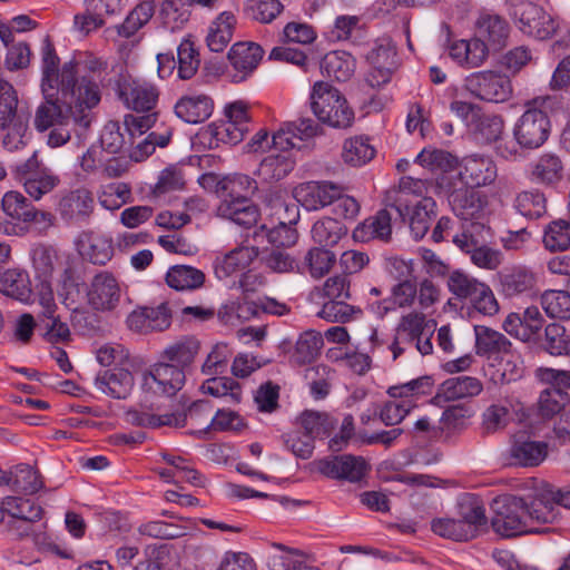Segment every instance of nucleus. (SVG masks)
Segmentation results:
<instances>
[{"instance_id":"nucleus-1","label":"nucleus","mask_w":570,"mask_h":570,"mask_svg":"<svg viewBox=\"0 0 570 570\" xmlns=\"http://www.w3.org/2000/svg\"><path fill=\"white\" fill-rule=\"evenodd\" d=\"M61 106L58 99L46 97L36 110L35 127L46 131L60 125L72 121L82 130H87L92 121L91 109L101 99L100 88L94 76L78 77L77 63L66 62L61 68Z\"/></svg>"},{"instance_id":"nucleus-2","label":"nucleus","mask_w":570,"mask_h":570,"mask_svg":"<svg viewBox=\"0 0 570 570\" xmlns=\"http://www.w3.org/2000/svg\"><path fill=\"white\" fill-rule=\"evenodd\" d=\"M537 490L527 498L503 494L494 499L492 509L494 515L491 524L493 530L504 538L518 537L538 532L534 524L553 523V513L542 508V500Z\"/></svg>"},{"instance_id":"nucleus-3","label":"nucleus","mask_w":570,"mask_h":570,"mask_svg":"<svg viewBox=\"0 0 570 570\" xmlns=\"http://www.w3.org/2000/svg\"><path fill=\"white\" fill-rule=\"evenodd\" d=\"M321 132V126L311 118H299L297 121L285 122L272 136L273 151L261 161L257 174L268 183L285 178L295 165L291 150L299 149V142Z\"/></svg>"},{"instance_id":"nucleus-4","label":"nucleus","mask_w":570,"mask_h":570,"mask_svg":"<svg viewBox=\"0 0 570 570\" xmlns=\"http://www.w3.org/2000/svg\"><path fill=\"white\" fill-rule=\"evenodd\" d=\"M311 109L323 124L333 128H348L354 111L338 89L325 81H316L309 95Z\"/></svg>"},{"instance_id":"nucleus-5","label":"nucleus","mask_w":570,"mask_h":570,"mask_svg":"<svg viewBox=\"0 0 570 570\" xmlns=\"http://www.w3.org/2000/svg\"><path fill=\"white\" fill-rule=\"evenodd\" d=\"M11 171L13 178L22 184L24 191L35 200L41 199L60 184V178L38 160L37 153L26 161L14 165Z\"/></svg>"},{"instance_id":"nucleus-6","label":"nucleus","mask_w":570,"mask_h":570,"mask_svg":"<svg viewBox=\"0 0 570 570\" xmlns=\"http://www.w3.org/2000/svg\"><path fill=\"white\" fill-rule=\"evenodd\" d=\"M464 87L473 97L487 102L501 104L512 96L510 79L491 70L471 73Z\"/></svg>"},{"instance_id":"nucleus-7","label":"nucleus","mask_w":570,"mask_h":570,"mask_svg":"<svg viewBox=\"0 0 570 570\" xmlns=\"http://www.w3.org/2000/svg\"><path fill=\"white\" fill-rule=\"evenodd\" d=\"M511 16L519 29L528 36L543 40L557 30V23L542 7L531 1H520L512 7Z\"/></svg>"},{"instance_id":"nucleus-8","label":"nucleus","mask_w":570,"mask_h":570,"mask_svg":"<svg viewBox=\"0 0 570 570\" xmlns=\"http://www.w3.org/2000/svg\"><path fill=\"white\" fill-rule=\"evenodd\" d=\"M551 130L548 115L537 108L525 110L513 128V137L519 147L535 149L542 146Z\"/></svg>"},{"instance_id":"nucleus-9","label":"nucleus","mask_w":570,"mask_h":570,"mask_svg":"<svg viewBox=\"0 0 570 570\" xmlns=\"http://www.w3.org/2000/svg\"><path fill=\"white\" fill-rule=\"evenodd\" d=\"M186 381V373L180 366L168 362L154 364L142 377V387L156 395L174 396Z\"/></svg>"},{"instance_id":"nucleus-10","label":"nucleus","mask_w":570,"mask_h":570,"mask_svg":"<svg viewBox=\"0 0 570 570\" xmlns=\"http://www.w3.org/2000/svg\"><path fill=\"white\" fill-rule=\"evenodd\" d=\"M175 305L170 301L157 306H145L132 311L127 317V325L138 333L163 332L170 327Z\"/></svg>"},{"instance_id":"nucleus-11","label":"nucleus","mask_w":570,"mask_h":570,"mask_svg":"<svg viewBox=\"0 0 570 570\" xmlns=\"http://www.w3.org/2000/svg\"><path fill=\"white\" fill-rule=\"evenodd\" d=\"M549 445L544 441L535 440L529 432L514 433L510 440V464L522 468L540 465L548 456Z\"/></svg>"},{"instance_id":"nucleus-12","label":"nucleus","mask_w":570,"mask_h":570,"mask_svg":"<svg viewBox=\"0 0 570 570\" xmlns=\"http://www.w3.org/2000/svg\"><path fill=\"white\" fill-rule=\"evenodd\" d=\"M122 293L116 277L109 272L95 275L87 291V301L97 312H112L121 302Z\"/></svg>"},{"instance_id":"nucleus-13","label":"nucleus","mask_w":570,"mask_h":570,"mask_svg":"<svg viewBox=\"0 0 570 570\" xmlns=\"http://www.w3.org/2000/svg\"><path fill=\"white\" fill-rule=\"evenodd\" d=\"M317 471L331 479H344L350 482L362 480L368 465L362 456L342 454L317 461Z\"/></svg>"},{"instance_id":"nucleus-14","label":"nucleus","mask_w":570,"mask_h":570,"mask_svg":"<svg viewBox=\"0 0 570 570\" xmlns=\"http://www.w3.org/2000/svg\"><path fill=\"white\" fill-rule=\"evenodd\" d=\"M474 38L489 47V51H501L508 43L510 27L501 16L483 11L474 23Z\"/></svg>"},{"instance_id":"nucleus-15","label":"nucleus","mask_w":570,"mask_h":570,"mask_svg":"<svg viewBox=\"0 0 570 570\" xmlns=\"http://www.w3.org/2000/svg\"><path fill=\"white\" fill-rule=\"evenodd\" d=\"M95 209V198L87 188H77L61 195L57 212L69 224L87 222Z\"/></svg>"},{"instance_id":"nucleus-16","label":"nucleus","mask_w":570,"mask_h":570,"mask_svg":"<svg viewBox=\"0 0 570 570\" xmlns=\"http://www.w3.org/2000/svg\"><path fill=\"white\" fill-rule=\"evenodd\" d=\"M460 180L470 189L485 187L494 183L498 170L494 161L485 156L470 155L459 165Z\"/></svg>"},{"instance_id":"nucleus-17","label":"nucleus","mask_w":570,"mask_h":570,"mask_svg":"<svg viewBox=\"0 0 570 570\" xmlns=\"http://www.w3.org/2000/svg\"><path fill=\"white\" fill-rule=\"evenodd\" d=\"M449 204L456 217L468 223L484 222L488 197L473 189L461 188L452 191Z\"/></svg>"},{"instance_id":"nucleus-18","label":"nucleus","mask_w":570,"mask_h":570,"mask_svg":"<svg viewBox=\"0 0 570 570\" xmlns=\"http://www.w3.org/2000/svg\"><path fill=\"white\" fill-rule=\"evenodd\" d=\"M345 193V187L332 181H308L296 188V198L308 209L316 210L333 205Z\"/></svg>"},{"instance_id":"nucleus-19","label":"nucleus","mask_w":570,"mask_h":570,"mask_svg":"<svg viewBox=\"0 0 570 570\" xmlns=\"http://www.w3.org/2000/svg\"><path fill=\"white\" fill-rule=\"evenodd\" d=\"M542 326L543 317L537 306H530L521 314L510 313L503 322L504 331L523 342L535 340Z\"/></svg>"},{"instance_id":"nucleus-20","label":"nucleus","mask_w":570,"mask_h":570,"mask_svg":"<svg viewBox=\"0 0 570 570\" xmlns=\"http://www.w3.org/2000/svg\"><path fill=\"white\" fill-rule=\"evenodd\" d=\"M397 214L403 222H409L413 236L421 239L436 216V203L432 197H422L407 203L406 209L397 212Z\"/></svg>"},{"instance_id":"nucleus-21","label":"nucleus","mask_w":570,"mask_h":570,"mask_svg":"<svg viewBox=\"0 0 570 570\" xmlns=\"http://www.w3.org/2000/svg\"><path fill=\"white\" fill-rule=\"evenodd\" d=\"M118 96L125 105L137 112L151 111L158 101L155 86L138 81H124L118 85Z\"/></svg>"},{"instance_id":"nucleus-22","label":"nucleus","mask_w":570,"mask_h":570,"mask_svg":"<svg viewBox=\"0 0 570 570\" xmlns=\"http://www.w3.org/2000/svg\"><path fill=\"white\" fill-rule=\"evenodd\" d=\"M79 286L80 284L75 271L71 267H66L59 278L58 295L62 299V303L72 309L73 326L87 328L88 325H90L92 328L91 321L95 316L87 312L78 311L77 307L73 306L80 296Z\"/></svg>"},{"instance_id":"nucleus-23","label":"nucleus","mask_w":570,"mask_h":570,"mask_svg":"<svg viewBox=\"0 0 570 570\" xmlns=\"http://www.w3.org/2000/svg\"><path fill=\"white\" fill-rule=\"evenodd\" d=\"M214 110V100L206 94H186L174 106L175 115L187 124L207 120Z\"/></svg>"},{"instance_id":"nucleus-24","label":"nucleus","mask_w":570,"mask_h":570,"mask_svg":"<svg viewBox=\"0 0 570 570\" xmlns=\"http://www.w3.org/2000/svg\"><path fill=\"white\" fill-rule=\"evenodd\" d=\"M257 189V181L245 174L225 176L216 185L219 203L226 202L230 205L239 200H250Z\"/></svg>"},{"instance_id":"nucleus-25","label":"nucleus","mask_w":570,"mask_h":570,"mask_svg":"<svg viewBox=\"0 0 570 570\" xmlns=\"http://www.w3.org/2000/svg\"><path fill=\"white\" fill-rule=\"evenodd\" d=\"M31 205L21 193L7 191L1 200V208L8 219L0 225V230L7 235L17 234L19 225L27 224Z\"/></svg>"},{"instance_id":"nucleus-26","label":"nucleus","mask_w":570,"mask_h":570,"mask_svg":"<svg viewBox=\"0 0 570 570\" xmlns=\"http://www.w3.org/2000/svg\"><path fill=\"white\" fill-rule=\"evenodd\" d=\"M96 387L114 399H126L134 387V376L130 371L121 367L105 370L95 379Z\"/></svg>"},{"instance_id":"nucleus-27","label":"nucleus","mask_w":570,"mask_h":570,"mask_svg":"<svg viewBox=\"0 0 570 570\" xmlns=\"http://www.w3.org/2000/svg\"><path fill=\"white\" fill-rule=\"evenodd\" d=\"M429 181L426 179L414 178L412 176H403L399 181L397 188L386 191L385 206L394 208L396 212L405 210L407 203H412L409 196L416 198L425 197L428 193Z\"/></svg>"},{"instance_id":"nucleus-28","label":"nucleus","mask_w":570,"mask_h":570,"mask_svg":"<svg viewBox=\"0 0 570 570\" xmlns=\"http://www.w3.org/2000/svg\"><path fill=\"white\" fill-rule=\"evenodd\" d=\"M501 291L512 297L531 292L537 283L534 273L525 266H512L499 273Z\"/></svg>"},{"instance_id":"nucleus-29","label":"nucleus","mask_w":570,"mask_h":570,"mask_svg":"<svg viewBox=\"0 0 570 570\" xmlns=\"http://www.w3.org/2000/svg\"><path fill=\"white\" fill-rule=\"evenodd\" d=\"M482 383L472 376L461 375L445 380L434 396L436 402H449L480 394Z\"/></svg>"},{"instance_id":"nucleus-30","label":"nucleus","mask_w":570,"mask_h":570,"mask_svg":"<svg viewBox=\"0 0 570 570\" xmlns=\"http://www.w3.org/2000/svg\"><path fill=\"white\" fill-rule=\"evenodd\" d=\"M41 56L42 92L47 97H55L56 91L61 89V71L58 69L59 57L49 37L43 40Z\"/></svg>"},{"instance_id":"nucleus-31","label":"nucleus","mask_w":570,"mask_h":570,"mask_svg":"<svg viewBox=\"0 0 570 570\" xmlns=\"http://www.w3.org/2000/svg\"><path fill=\"white\" fill-rule=\"evenodd\" d=\"M80 255L96 265H105L114 254L112 242L102 234L83 233L78 242Z\"/></svg>"},{"instance_id":"nucleus-32","label":"nucleus","mask_w":570,"mask_h":570,"mask_svg":"<svg viewBox=\"0 0 570 570\" xmlns=\"http://www.w3.org/2000/svg\"><path fill=\"white\" fill-rule=\"evenodd\" d=\"M391 215L387 209H381L376 215L366 218L353 230V238L356 242L366 243L372 239L387 242L391 238L392 226Z\"/></svg>"},{"instance_id":"nucleus-33","label":"nucleus","mask_w":570,"mask_h":570,"mask_svg":"<svg viewBox=\"0 0 570 570\" xmlns=\"http://www.w3.org/2000/svg\"><path fill=\"white\" fill-rule=\"evenodd\" d=\"M200 350V341L194 335H183L163 351L161 357L184 371L194 362Z\"/></svg>"},{"instance_id":"nucleus-34","label":"nucleus","mask_w":570,"mask_h":570,"mask_svg":"<svg viewBox=\"0 0 570 570\" xmlns=\"http://www.w3.org/2000/svg\"><path fill=\"white\" fill-rule=\"evenodd\" d=\"M264 51L255 42H237L228 52V59L235 70L242 72L239 80H244L252 73L262 60Z\"/></svg>"},{"instance_id":"nucleus-35","label":"nucleus","mask_w":570,"mask_h":570,"mask_svg":"<svg viewBox=\"0 0 570 570\" xmlns=\"http://www.w3.org/2000/svg\"><path fill=\"white\" fill-rule=\"evenodd\" d=\"M458 518L469 525L470 531L478 537L481 528L488 523L482 500L473 493H464L458 501Z\"/></svg>"},{"instance_id":"nucleus-36","label":"nucleus","mask_w":570,"mask_h":570,"mask_svg":"<svg viewBox=\"0 0 570 570\" xmlns=\"http://www.w3.org/2000/svg\"><path fill=\"white\" fill-rule=\"evenodd\" d=\"M475 350L481 356L492 357L510 352L512 344L504 334L483 325L474 326Z\"/></svg>"},{"instance_id":"nucleus-37","label":"nucleus","mask_w":570,"mask_h":570,"mask_svg":"<svg viewBox=\"0 0 570 570\" xmlns=\"http://www.w3.org/2000/svg\"><path fill=\"white\" fill-rule=\"evenodd\" d=\"M321 72L336 81L348 80L355 71V59L346 51L327 52L320 62Z\"/></svg>"},{"instance_id":"nucleus-38","label":"nucleus","mask_w":570,"mask_h":570,"mask_svg":"<svg viewBox=\"0 0 570 570\" xmlns=\"http://www.w3.org/2000/svg\"><path fill=\"white\" fill-rule=\"evenodd\" d=\"M433 332V321L428 320L425 314L417 311L403 314L395 327V334L399 335V340L406 341L409 344H413L420 335Z\"/></svg>"},{"instance_id":"nucleus-39","label":"nucleus","mask_w":570,"mask_h":570,"mask_svg":"<svg viewBox=\"0 0 570 570\" xmlns=\"http://www.w3.org/2000/svg\"><path fill=\"white\" fill-rule=\"evenodd\" d=\"M18 94L13 86L0 80V128L18 127L17 132L22 128V118L18 112Z\"/></svg>"},{"instance_id":"nucleus-40","label":"nucleus","mask_w":570,"mask_h":570,"mask_svg":"<svg viewBox=\"0 0 570 570\" xmlns=\"http://www.w3.org/2000/svg\"><path fill=\"white\" fill-rule=\"evenodd\" d=\"M236 24L235 16L229 11L222 12L210 24L206 42L210 51L222 52L230 42Z\"/></svg>"},{"instance_id":"nucleus-41","label":"nucleus","mask_w":570,"mask_h":570,"mask_svg":"<svg viewBox=\"0 0 570 570\" xmlns=\"http://www.w3.org/2000/svg\"><path fill=\"white\" fill-rule=\"evenodd\" d=\"M563 177V164L553 153L541 155L531 166V179L542 185H553Z\"/></svg>"},{"instance_id":"nucleus-42","label":"nucleus","mask_w":570,"mask_h":570,"mask_svg":"<svg viewBox=\"0 0 570 570\" xmlns=\"http://www.w3.org/2000/svg\"><path fill=\"white\" fill-rule=\"evenodd\" d=\"M259 255L255 246H240L230 250L215 267L218 278H226L238 269L249 266Z\"/></svg>"},{"instance_id":"nucleus-43","label":"nucleus","mask_w":570,"mask_h":570,"mask_svg":"<svg viewBox=\"0 0 570 570\" xmlns=\"http://www.w3.org/2000/svg\"><path fill=\"white\" fill-rule=\"evenodd\" d=\"M217 216L229 219L244 227L254 226L259 217L258 207L250 200H239L236 204L219 203L216 208Z\"/></svg>"},{"instance_id":"nucleus-44","label":"nucleus","mask_w":570,"mask_h":570,"mask_svg":"<svg viewBox=\"0 0 570 570\" xmlns=\"http://www.w3.org/2000/svg\"><path fill=\"white\" fill-rule=\"evenodd\" d=\"M166 283L176 291H195L204 285L205 274L189 265H175L168 269Z\"/></svg>"},{"instance_id":"nucleus-45","label":"nucleus","mask_w":570,"mask_h":570,"mask_svg":"<svg viewBox=\"0 0 570 570\" xmlns=\"http://www.w3.org/2000/svg\"><path fill=\"white\" fill-rule=\"evenodd\" d=\"M0 292L19 301L29 299L31 294L29 275L17 268L0 273Z\"/></svg>"},{"instance_id":"nucleus-46","label":"nucleus","mask_w":570,"mask_h":570,"mask_svg":"<svg viewBox=\"0 0 570 570\" xmlns=\"http://www.w3.org/2000/svg\"><path fill=\"white\" fill-rule=\"evenodd\" d=\"M3 510H6L13 519L26 523L23 532L29 531L30 523L41 519L42 508L30 499L19 497H8L3 501Z\"/></svg>"},{"instance_id":"nucleus-47","label":"nucleus","mask_w":570,"mask_h":570,"mask_svg":"<svg viewBox=\"0 0 570 570\" xmlns=\"http://www.w3.org/2000/svg\"><path fill=\"white\" fill-rule=\"evenodd\" d=\"M374 156L375 148L370 144L367 137L355 136L344 141L342 158L347 165L361 167L372 160Z\"/></svg>"},{"instance_id":"nucleus-48","label":"nucleus","mask_w":570,"mask_h":570,"mask_svg":"<svg viewBox=\"0 0 570 570\" xmlns=\"http://www.w3.org/2000/svg\"><path fill=\"white\" fill-rule=\"evenodd\" d=\"M271 549L267 558L271 570H295L304 562V553L298 549L278 542H273Z\"/></svg>"},{"instance_id":"nucleus-49","label":"nucleus","mask_w":570,"mask_h":570,"mask_svg":"<svg viewBox=\"0 0 570 570\" xmlns=\"http://www.w3.org/2000/svg\"><path fill=\"white\" fill-rule=\"evenodd\" d=\"M347 228L337 218L324 217L314 223L311 234L316 244L334 246L346 234Z\"/></svg>"},{"instance_id":"nucleus-50","label":"nucleus","mask_w":570,"mask_h":570,"mask_svg":"<svg viewBox=\"0 0 570 570\" xmlns=\"http://www.w3.org/2000/svg\"><path fill=\"white\" fill-rule=\"evenodd\" d=\"M156 3L153 0H146L137 4L125 21L117 26V32L124 38L134 36L142 28L155 14Z\"/></svg>"},{"instance_id":"nucleus-51","label":"nucleus","mask_w":570,"mask_h":570,"mask_svg":"<svg viewBox=\"0 0 570 570\" xmlns=\"http://www.w3.org/2000/svg\"><path fill=\"white\" fill-rule=\"evenodd\" d=\"M156 3L153 0H146L137 4L125 21L117 26V32L124 38L134 36L142 28L155 14Z\"/></svg>"},{"instance_id":"nucleus-52","label":"nucleus","mask_w":570,"mask_h":570,"mask_svg":"<svg viewBox=\"0 0 570 570\" xmlns=\"http://www.w3.org/2000/svg\"><path fill=\"white\" fill-rule=\"evenodd\" d=\"M513 206L522 216L538 219L547 213V198L538 189L524 190L517 195Z\"/></svg>"},{"instance_id":"nucleus-53","label":"nucleus","mask_w":570,"mask_h":570,"mask_svg":"<svg viewBox=\"0 0 570 570\" xmlns=\"http://www.w3.org/2000/svg\"><path fill=\"white\" fill-rule=\"evenodd\" d=\"M432 531L444 539L456 542H465L476 538L469 525H465L459 518H438L431 523Z\"/></svg>"},{"instance_id":"nucleus-54","label":"nucleus","mask_w":570,"mask_h":570,"mask_svg":"<svg viewBox=\"0 0 570 570\" xmlns=\"http://www.w3.org/2000/svg\"><path fill=\"white\" fill-rule=\"evenodd\" d=\"M254 238H266L274 248H284L294 245L297 240V232L291 226V223L279 222L276 226L267 228L262 225L254 230Z\"/></svg>"},{"instance_id":"nucleus-55","label":"nucleus","mask_w":570,"mask_h":570,"mask_svg":"<svg viewBox=\"0 0 570 570\" xmlns=\"http://www.w3.org/2000/svg\"><path fill=\"white\" fill-rule=\"evenodd\" d=\"M362 315V309L347 304L346 299H328L324 302L317 316L332 323H347Z\"/></svg>"},{"instance_id":"nucleus-56","label":"nucleus","mask_w":570,"mask_h":570,"mask_svg":"<svg viewBox=\"0 0 570 570\" xmlns=\"http://www.w3.org/2000/svg\"><path fill=\"white\" fill-rule=\"evenodd\" d=\"M490 228L484 222L468 223L462 226V232L454 235L453 243L464 253L470 254L480 243H487Z\"/></svg>"},{"instance_id":"nucleus-57","label":"nucleus","mask_w":570,"mask_h":570,"mask_svg":"<svg viewBox=\"0 0 570 570\" xmlns=\"http://www.w3.org/2000/svg\"><path fill=\"white\" fill-rule=\"evenodd\" d=\"M126 415L129 423L140 428L157 429L160 426H184V417H175V413L157 415L147 411L130 410Z\"/></svg>"},{"instance_id":"nucleus-58","label":"nucleus","mask_w":570,"mask_h":570,"mask_svg":"<svg viewBox=\"0 0 570 570\" xmlns=\"http://www.w3.org/2000/svg\"><path fill=\"white\" fill-rule=\"evenodd\" d=\"M570 403L568 392H561L554 387H547L541 391L537 405L538 413L543 419H552L561 414L564 406Z\"/></svg>"},{"instance_id":"nucleus-59","label":"nucleus","mask_w":570,"mask_h":570,"mask_svg":"<svg viewBox=\"0 0 570 570\" xmlns=\"http://www.w3.org/2000/svg\"><path fill=\"white\" fill-rule=\"evenodd\" d=\"M205 394L216 397H227L232 403L242 401V391L238 382L226 376H213L202 384Z\"/></svg>"},{"instance_id":"nucleus-60","label":"nucleus","mask_w":570,"mask_h":570,"mask_svg":"<svg viewBox=\"0 0 570 570\" xmlns=\"http://www.w3.org/2000/svg\"><path fill=\"white\" fill-rule=\"evenodd\" d=\"M159 14L167 28L176 30L189 20L190 7L187 0H164Z\"/></svg>"},{"instance_id":"nucleus-61","label":"nucleus","mask_w":570,"mask_h":570,"mask_svg":"<svg viewBox=\"0 0 570 570\" xmlns=\"http://www.w3.org/2000/svg\"><path fill=\"white\" fill-rule=\"evenodd\" d=\"M323 346L322 336L315 331H307L299 335L293 357L297 364H307L316 358Z\"/></svg>"},{"instance_id":"nucleus-62","label":"nucleus","mask_w":570,"mask_h":570,"mask_svg":"<svg viewBox=\"0 0 570 570\" xmlns=\"http://www.w3.org/2000/svg\"><path fill=\"white\" fill-rule=\"evenodd\" d=\"M304 262L309 275L321 278L331 271L336 262V256L324 247H313L306 253Z\"/></svg>"},{"instance_id":"nucleus-63","label":"nucleus","mask_w":570,"mask_h":570,"mask_svg":"<svg viewBox=\"0 0 570 570\" xmlns=\"http://www.w3.org/2000/svg\"><path fill=\"white\" fill-rule=\"evenodd\" d=\"M543 243L551 252L570 248V223L564 219L551 222L544 229Z\"/></svg>"},{"instance_id":"nucleus-64","label":"nucleus","mask_w":570,"mask_h":570,"mask_svg":"<svg viewBox=\"0 0 570 570\" xmlns=\"http://www.w3.org/2000/svg\"><path fill=\"white\" fill-rule=\"evenodd\" d=\"M541 305L552 318H570V293L566 291H547L541 296Z\"/></svg>"}]
</instances>
